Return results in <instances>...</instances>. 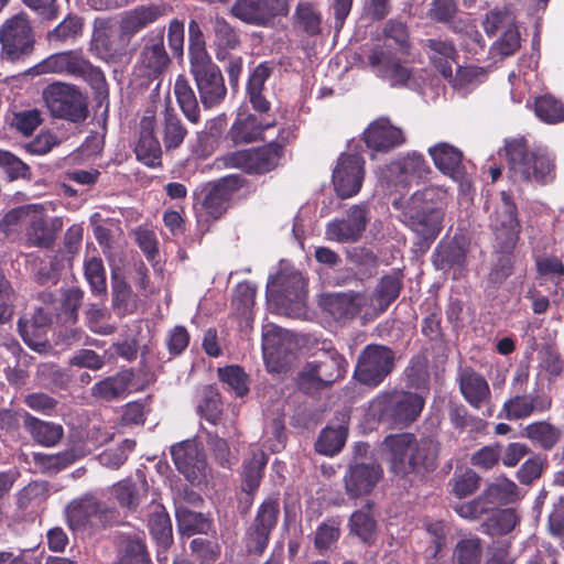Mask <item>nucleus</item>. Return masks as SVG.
I'll use <instances>...</instances> for the list:
<instances>
[{
	"instance_id": "f257e3e1",
	"label": "nucleus",
	"mask_w": 564,
	"mask_h": 564,
	"mask_svg": "<svg viewBox=\"0 0 564 564\" xmlns=\"http://www.w3.org/2000/svg\"><path fill=\"white\" fill-rule=\"evenodd\" d=\"M509 177L516 183L545 185L555 178V161L546 151H530L524 138L511 139L505 145Z\"/></svg>"
},
{
	"instance_id": "f03ea898",
	"label": "nucleus",
	"mask_w": 564,
	"mask_h": 564,
	"mask_svg": "<svg viewBox=\"0 0 564 564\" xmlns=\"http://www.w3.org/2000/svg\"><path fill=\"white\" fill-rule=\"evenodd\" d=\"M295 138L290 129H282L276 139L257 148L238 150L220 159L225 167L239 169L250 175H263L275 170L284 155V149Z\"/></svg>"
},
{
	"instance_id": "7ed1b4c3",
	"label": "nucleus",
	"mask_w": 564,
	"mask_h": 564,
	"mask_svg": "<svg viewBox=\"0 0 564 564\" xmlns=\"http://www.w3.org/2000/svg\"><path fill=\"white\" fill-rule=\"evenodd\" d=\"M425 400L416 392L391 390L380 392L370 403V411L380 422L405 429L421 415Z\"/></svg>"
},
{
	"instance_id": "20e7f679",
	"label": "nucleus",
	"mask_w": 564,
	"mask_h": 564,
	"mask_svg": "<svg viewBox=\"0 0 564 564\" xmlns=\"http://www.w3.org/2000/svg\"><path fill=\"white\" fill-rule=\"evenodd\" d=\"M35 75L65 74L83 78L99 94L107 90L104 72L94 66L79 50H69L52 54L32 68Z\"/></svg>"
},
{
	"instance_id": "39448f33",
	"label": "nucleus",
	"mask_w": 564,
	"mask_h": 564,
	"mask_svg": "<svg viewBox=\"0 0 564 564\" xmlns=\"http://www.w3.org/2000/svg\"><path fill=\"white\" fill-rule=\"evenodd\" d=\"M395 366V351L380 344L367 345L358 356L354 378L360 384L375 389L389 377Z\"/></svg>"
},
{
	"instance_id": "423d86ee",
	"label": "nucleus",
	"mask_w": 564,
	"mask_h": 564,
	"mask_svg": "<svg viewBox=\"0 0 564 564\" xmlns=\"http://www.w3.org/2000/svg\"><path fill=\"white\" fill-rule=\"evenodd\" d=\"M435 194L432 187L415 192L404 212L411 229L423 239H435L442 230L443 212L432 204Z\"/></svg>"
},
{
	"instance_id": "0eeeda50",
	"label": "nucleus",
	"mask_w": 564,
	"mask_h": 564,
	"mask_svg": "<svg viewBox=\"0 0 564 564\" xmlns=\"http://www.w3.org/2000/svg\"><path fill=\"white\" fill-rule=\"evenodd\" d=\"M165 28L154 29L141 39L135 72L148 80L159 79L170 67L171 58L164 45Z\"/></svg>"
},
{
	"instance_id": "6e6552de",
	"label": "nucleus",
	"mask_w": 564,
	"mask_h": 564,
	"mask_svg": "<svg viewBox=\"0 0 564 564\" xmlns=\"http://www.w3.org/2000/svg\"><path fill=\"white\" fill-rule=\"evenodd\" d=\"M280 502L275 497L265 498L245 533V546L249 555L261 556L269 545L271 534L278 524Z\"/></svg>"
},
{
	"instance_id": "1a4fd4ad",
	"label": "nucleus",
	"mask_w": 564,
	"mask_h": 564,
	"mask_svg": "<svg viewBox=\"0 0 564 564\" xmlns=\"http://www.w3.org/2000/svg\"><path fill=\"white\" fill-rule=\"evenodd\" d=\"M44 98L55 118L82 122L88 116L86 98L74 85L54 83L45 89Z\"/></svg>"
},
{
	"instance_id": "9d476101",
	"label": "nucleus",
	"mask_w": 564,
	"mask_h": 564,
	"mask_svg": "<svg viewBox=\"0 0 564 564\" xmlns=\"http://www.w3.org/2000/svg\"><path fill=\"white\" fill-rule=\"evenodd\" d=\"M189 65L203 107L212 109L220 105L227 96V88L218 65L212 58L192 62Z\"/></svg>"
},
{
	"instance_id": "9b49d317",
	"label": "nucleus",
	"mask_w": 564,
	"mask_h": 564,
	"mask_svg": "<svg viewBox=\"0 0 564 564\" xmlns=\"http://www.w3.org/2000/svg\"><path fill=\"white\" fill-rule=\"evenodd\" d=\"M490 226L500 249H514L521 232L518 208L511 194L500 192V200L490 215Z\"/></svg>"
},
{
	"instance_id": "f8f14e48",
	"label": "nucleus",
	"mask_w": 564,
	"mask_h": 564,
	"mask_svg": "<svg viewBox=\"0 0 564 564\" xmlns=\"http://www.w3.org/2000/svg\"><path fill=\"white\" fill-rule=\"evenodd\" d=\"M34 48V36L24 13L8 19L2 25V58L11 63L24 59Z\"/></svg>"
},
{
	"instance_id": "ddd939ff",
	"label": "nucleus",
	"mask_w": 564,
	"mask_h": 564,
	"mask_svg": "<svg viewBox=\"0 0 564 564\" xmlns=\"http://www.w3.org/2000/svg\"><path fill=\"white\" fill-rule=\"evenodd\" d=\"M528 373L519 372L512 381L518 388V393L505 401L501 412L508 421L527 419L535 413L549 411L552 406V399L546 394L525 393Z\"/></svg>"
},
{
	"instance_id": "4468645a",
	"label": "nucleus",
	"mask_w": 564,
	"mask_h": 564,
	"mask_svg": "<svg viewBox=\"0 0 564 564\" xmlns=\"http://www.w3.org/2000/svg\"><path fill=\"white\" fill-rule=\"evenodd\" d=\"M364 177V158L355 153H341L332 175L336 195L341 199L357 195L362 187Z\"/></svg>"
},
{
	"instance_id": "2eb2a0df",
	"label": "nucleus",
	"mask_w": 564,
	"mask_h": 564,
	"mask_svg": "<svg viewBox=\"0 0 564 564\" xmlns=\"http://www.w3.org/2000/svg\"><path fill=\"white\" fill-rule=\"evenodd\" d=\"M247 183V178L240 174H229L210 183L202 203L206 215L215 220L221 218L228 210L234 196Z\"/></svg>"
},
{
	"instance_id": "dca6fc26",
	"label": "nucleus",
	"mask_w": 564,
	"mask_h": 564,
	"mask_svg": "<svg viewBox=\"0 0 564 564\" xmlns=\"http://www.w3.org/2000/svg\"><path fill=\"white\" fill-rule=\"evenodd\" d=\"M435 167L445 176L458 183L462 188L471 185V176L467 171L463 152L446 142H440L429 149Z\"/></svg>"
},
{
	"instance_id": "f3484780",
	"label": "nucleus",
	"mask_w": 564,
	"mask_h": 564,
	"mask_svg": "<svg viewBox=\"0 0 564 564\" xmlns=\"http://www.w3.org/2000/svg\"><path fill=\"white\" fill-rule=\"evenodd\" d=\"M139 139L134 147L137 160L149 167L162 165V148L155 135L156 117L153 108H148L140 120Z\"/></svg>"
},
{
	"instance_id": "a211bd4d",
	"label": "nucleus",
	"mask_w": 564,
	"mask_h": 564,
	"mask_svg": "<svg viewBox=\"0 0 564 564\" xmlns=\"http://www.w3.org/2000/svg\"><path fill=\"white\" fill-rule=\"evenodd\" d=\"M107 510L93 496L73 500L65 509L66 523L73 531L104 527Z\"/></svg>"
},
{
	"instance_id": "6ab92c4d",
	"label": "nucleus",
	"mask_w": 564,
	"mask_h": 564,
	"mask_svg": "<svg viewBox=\"0 0 564 564\" xmlns=\"http://www.w3.org/2000/svg\"><path fill=\"white\" fill-rule=\"evenodd\" d=\"M171 7L165 3L141 4L126 11L119 22L121 37L130 42L142 30L152 25L171 12Z\"/></svg>"
},
{
	"instance_id": "aec40b11",
	"label": "nucleus",
	"mask_w": 564,
	"mask_h": 564,
	"mask_svg": "<svg viewBox=\"0 0 564 564\" xmlns=\"http://www.w3.org/2000/svg\"><path fill=\"white\" fill-rule=\"evenodd\" d=\"M231 13L239 20L254 25H263L276 15L288 13L286 0H236Z\"/></svg>"
},
{
	"instance_id": "412c9836",
	"label": "nucleus",
	"mask_w": 564,
	"mask_h": 564,
	"mask_svg": "<svg viewBox=\"0 0 564 564\" xmlns=\"http://www.w3.org/2000/svg\"><path fill=\"white\" fill-rule=\"evenodd\" d=\"M412 441L414 434L399 433L387 435L382 442L383 451L387 455L389 470L397 477L405 478L412 474Z\"/></svg>"
},
{
	"instance_id": "4be33fe9",
	"label": "nucleus",
	"mask_w": 564,
	"mask_h": 564,
	"mask_svg": "<svg viewBox=\"0 0 564 564\" xmlns=\"http://www.w3.org/2000/svg\"><path fill=\"white\" fill-rule=\"evenodd\" d=\"M368 208L366 205H354L349 208L346 218L335 219L327 224L326 235L337 242H356L366 230Z\"/></svg>"
},
{
	"instance_id": "5701e85b",
	"label": "nucleus",
	"mask_w": 564,
	"mask_h": 564,
	"mask_svg": "<svg viewBox=\"0 0 564 564\" xmlns=\"http://www.w3.org/2000/svg\"><path fill=\"white\" fill-rule=\"evenodd\" d=\"M362 140L369 149L387 153L404 144L406 139L402 129L393 126L388 118L381 117L369 123Z\"/></svg>"
},
{
	"instance_id": "b1692460",
	"label": "nucleus",
	"mask_w": 564,
	"mask_h": 564,
	"mask_svg": "<svg viewBox=\"0 0 564 564\" xmlns=\"http://www.w3.org/2000/svg\"><path fill=\"white\" fill-rule=\"evenodd\" d=\"M368 63L376 74L388 79L391 86H405L412 76L411 68L404 66L392 52L383 47H375L368 55Z\"/></svg>"
},
{
	"instance_id": "393cba45",
	"label": "nucleus",
	"mask_w": 564,
	"mask_h": 564,
	"mask_svg": "<svg viewBox=\"0 0 564 564\" xmlns=\"http://www.w3.org/2000/svg\"><path fill=\"white\" fill-rule=\"evenodd\" d=\"M383 470L377 463L349 465L344 477L345 489L349 497L358 498L372 491L382 478Z\"/></svg>"
},
{
	"instance_id": "a878e982",
	"label": "nucleus",
	"mask_w": 564,
	"mask_h": 564,
	"mask_svg": "<svg viewBox=\"0 0 564 564\" xmlns=\"http://www.w3.org/2000/svg\"><path fill=\"white\" fill-rule=\"evenodd\" d=\"M388 177L394 186L405 187L414 180H421L431 173V167L421 153L412 152L391 162L387 166Z\"/></svg>"
},
{
	"instance_id": "bb28decb",
	"label": "nucleus",
	"mask_w": 564,
	"mask_h": 564,
	"mask_svg": "<svg viewBox=\"0 0 564 564\" xmlns=\"http://www.w3.org/2000/svg\"><path fill=\"white\" fill-rule=\"evenodd\" d=\"M459 391L465 401L475 409L488 403L491 391L487 379L471 367H460L457 372Z\"/></svg>"
},
{
	"instance_id": "cd10ccee",
	"label": "nucleus",
	"mask_w": 564,
	"mask_h": 564,
	"mask_svg": "<svg viewBox=\"0 0 564 564\" xmlns=\"http://www.w3.org/2000/svg\"><path fill=\"white\" fill-rule=\"evenodd\" d=\"M129 42L127 39L115 35L109 29H96L93 33L90 50L100 59L107 63H121L127 57V46Z\"/></svg>"
},
{
	"instance_id": "c85d7f7f",
	"label": "nucleus",
	"mask_w": 564,
	"mask_h": 564,
	"mask_svg": "<svg viewBox=\"0 0 564 564\" xmlns=\"http://www.w3.org/2000/svg\"><path fill=\"white\" fill-rule=\"evenodd\" d=\"M176 469L188 480L197 478L206 467L205 454L194 441H183L171 447Z\"/></svg>"
},
{
	"instance_id": "c756f323",
	"label": "nucleus",
	"mask_w": 564,
	"mask_h": 564,
	"mask_svg": "<svg viewBox=\"0 0 564 564\" xmlns=\"http://www.w3.org/2000/svg\"><path fill=\"white\" fill-rule=\"evenodd\" d=\"M426 51L431 65L445 78H453V65L458 64V51L453 41L437 39H426L422 43Z\"/></svg>"
},
{
	"instance_id": "7c9ffc66",
	"label": "nucleus",
	"mask_w": 564,
	"mask_h": 564,
	"mask_svg": "<svg viewBox=\"0 0 564 564\" xmlns=\"http://www.w3.org/2000/svg\"><path fill=\"white\" fill-rule=\"evenodd\" d=\"M432 258L437 270L453 271L454 280L459 279L466 271L467 249L455 239L441 241Z\"/></svg>"
},
{
	"instance_id": "2f4dec72",
	"label": "nucleus",
	"mask_w": 564,
	"mask_h": 564,
	"mask_svg": "<svg viewBox=\"0 0 564 564\" xmlns=\"http://www.w3.org/2000/svg\"><path fill=\"white\" fill-rule=\"evenodd\" d=\"M368 296L360 292L335 293L326 297L325 310L338 322L351 321L367 305Z\"/></svg>"
},
{
	"instance_id": "473e14b6",
	"label": "nucleus",
	"mask_w": 564,
	"mask_h": 564,
	"mask_svg": "<svg viewBox=\"0 0 564 564\" xmlns=\"http://www.w3.org/2000/svg\"><path fill=\"white\" fill-rule=\"evenodd\" d=\"M322 350L324 351L322 358L310 361V364L315 368V371L323 379L325 386L329 388L335 382L345 378L348 362L330 343L326 344L324 341Z\"/></svg>"
},
{
	"instance_id": "72a5a7b5",
	"label": "nucleus",
	"mask_w": 564,
	"mask_h": 564,
	"mask_svg": "<svg viewBox=\"0 0 564 564\" xmlns=\"http://www.w3.org/2000/svg\"><path fill=\"white\" fill-rule=\"evenodd\" d=\"M275 120L258 119L256 115L238 116L228 131V138L234 144L251 143L262 139L263 131L273 127Z\"/></svg>"
},
{
	"instance_id": "f704fd0d",
	"label": "nucleus",
	"mask_w": 564,
	"mask_h": 564,
	"mask_svg": "<svg viewBox=\"0 0 564 564\" xmlns=\"http://www.w3.org/2000/svg\"><path fill=\"white\" fill-rule=\"evenodd\" d=\"M306 282L300 272H280L270 279L268 292L276 299L288 302H302Z\"/></svg>"
},
{
	"instance_id": "c9c22d12",
	"label": "nucleus",
	"mask_w": 564,
	"mask_h": 564,
	"mask_svg": "<svg viewBox=\"0 0 564 564\" xmlns=\"http://www.w3.org/2000/svg\"><path fill=\"white\" fill-rule=\"evenodd\" d=\"M412 474H425L434 471L438 465L440 443L430 437L416 438L412 441Z\"/></svg>"
},
{
	"instance_id": "e433bc0d",
	"label": "nucleus",
	"mask_w": 564,
	"mask_h": 564,
	"mask_svg": "<svg viewBox=\"0 0 564 564\" xmlns=\"http://www.w3.org/2000/svg\"><path fill=\"white\" fill-rule=\"evenodd\" d=\"M522 436L528 438L533 446L544 451H553L563 436V431L550 421H535L522 430Z\"/></svg>"
},
{
	"instance_id": "4c0bfd02",
	"label": "nucleus",
	"mask_w": 564,
	"mask_h": 564,
	"mask_svg": "<svg viewBox=\"0 0 564 564\" xmlns=\"http://www.w3.org/2000/svg\"><path fill=\"white\" fill-rule=\"evenodd\" d=\"M268 454L257 448L251 452L250 458H246L242 463V490L248 495H254L264 476L265 466L268 464Z\"/></svg>"
},
{
	"instance_id": "58836bf2",
	"label": "nucleus",
	"mask_w": 564,
	"mask_h": 564,
	"mask_svg": "<svg viewBox=\"0 0 564 564\" xmlns=\"http://www.w3.org/2000/svg\"><path fill=\"white\" fill-rule=\"evenodd\" d=\"M148 529L156 545H172L173 533L171 518L161 503H152L150 506Z\"/></svg>"
},
{
	"instance_id": "ea45409f",
	"label": "nucleus",
	"mask_w": 564,
	"mask_h": 564,
	"mask_svg": "<svg viewBox=\"0 0 564 564\" xmlns=\"http://www.w3.org/2000/svg\"><path fill=\"white\" fill-rule=\"evenodd\" d=\"M111 296L112 307L118 315L126 316L137 311V294L133 293L126 279L116 273L111 276Z\"/></svg>"
},
{
	"instance_id": "a19ab883",
	"label": "nucleus",
	"mask_w": 564,
	"mask_h": 564,
	"mask_svg": "<svg viewBox=\"0 0 564 564\" xmlns=\"http://www.w3.org/2000/svg\"><path fill=\"white\" fill-rule=\"evenodd\" d=\"M403 275L401 272L395 271L390 274L383 275L375 291L373 300L381 313L386 312L388 307L399 297L403 289Z\"/></svg>"
},
{
	"instance_id": "79ce46f5",
	"label": "nucleus",
	"mask_w": 564,
	"mask_h": 564,
	"mask_svg": "<svg viewBox=\"0 0 564 564\" xmlns=\"http://www.w3.org/2000/svg\"><path fill=\"white\" fill-rule=\"evenodd\" d=\"M134 378L132 369H126L112 377H108L97 382L93 390L94 393L106 400H115L126 394Z\"/></svg>"
},
{
	"instance_id": "37998d69",
	"label": "nucleus",
	"mask_w": 564,
	"mask_h": 564,
	"mask_svg": "<svg viewBox=\"0 0 564 564\" xmlns=\"http://www.w3.org/2000/svg\"><path fill=\"white\" fill-rule=\"evenodd\" d=\"M197 413L213 425L221 423L224 402L219 390L215 386H206L202 390Z\"/></svg>"
},
{
	"instance_id": "c03bdc74",
	"label": "nucleus",
	"mask_w": 564,
	"mask_h": 564,
	"mask_svg": "<svg viewBox=\"0 0 564 564\" xmlns=\"http://www.w3.org/2000/svg\"><path fill=\"white\" fill-rule=\"evenodd\" d=\"M187 135V129L183 124L174 108L166 106L163 112L162 140L166 151L181 147Z\"/></svg>"
},
{
	"instance_id": "a18cd8bd",
	"label": "nucleus",
	"mask_w": 564,
	"mask_h": 564,
	"mask_svg": "<svg viewBox=\"0 0 564 564\" xmlns=\"http://www.w3.org/2000/svg\"><path fill=\"white\" fill-rule=\"evenodd\" d=\"M214 44L216 46V57L219 61L227 58L229 51L239 46L240 40L236 30L224 19L217 17L213 21Z\"/></svg>"
},
{
	"instance_id": "49530a36",
	"label": "nucleus",
	"mask_w": 564,
	"mask_h": 564,
	"mask_svg": "<svg viewBox=\"0 0 564 564\" xmlns=\"http://www.w3.org/2000/svg\"><path fill=\"white\" fill-rule=\"evenodd\" d=\"M174 94L177 104L187 120L192 123H198L200 119L198 101L189 82L185 76L180 75L176 78L174 84Z\"/></svg>"
},
{
	"instance_id": "de8ad7c7",
	"label": "nucleus",
	"mask_w": 564,
	"mask_h": 564,
	"mask_svg": "<svg viewBox=\"0 0 564 564\" xmlns=\"http://www.w3.org/2000/svg\"><path fill=\"white\" fill-rule=\"evenodd\" d=\"M384 45L395 50L401 55H410L412 43L408 25L399 20H389L382 30Z\"/></svg>"
},
{
	"instance_id": "09e8293b",
	"label": "nucleus",
	"mask_w": 564,
	"mask_h": 564,
	"mask_svg": "<svg viewBox=\"0 0 564 564\" xmlns=\"http://www.w3.org/2000/svg\"><path fill=\"white\" fill-rule=\"evenodd\" d=\"M347 436L348 429L344 425L326 426L315 443V449L318 454L332 457L343 449Z\"/></svg>"
},
{
	"instance_id": "8fccbe9b",
	"label": "nucleus",
	"mask_w": 564,
	"mask_h": 564,
	"mask_svg": "<svg viewBox=\"0 0 564 564\" xmlns=\"http://www.w3.org/2000/svg\"><path fill=\"white\" fill-rule=\"evenodd\" d=\"M25 425L34 441L44 446L56 445L64 434L62 425L44 422L33 416L25 419Z\"/></svg>"
},
{
	"instance_id": "3c124183",
	"label": "nucleus",
	"mask_w": 564,
	"mask_h": 564,
	"mask_svg": "<svg viewBox=\"0 0 564 564\" xmlns=\"http://www.w3.org/2000/svg\"><path fill=\"white\" fill-rule=\"evenodd\" d=\"M518 523V517L513 509H496L481 523L482 532L491 535H505L511 532Z\"/></svg>"
},
{
	"instance_id": "603ef678",
	"label": "nucleus",
	"mask_w": 564,
	"mask_h": 564,
	"mask_svg": "<svg viewBox=\"0 0 564 564\" xmlns=\"http://www.w3.org/2000/svg\"><path fill=\"white\" fill-rule=\"evenodd\" d=\"M482 553V540L477 535H470L457 541L453 560L455 564H480Z\"/></svg>"
},
{
	"instance_id": "864d4df0",
	"label": "nucleus",
	"mask_w": 564,
	"mask_h": 564,
	"mask_svg": "<svg viewBox=\"0 0 564 564\" xmlns=\"http://www.w3.org/2000/svg\"><path fill=\"white\" fill-rule=\"evenodd\" d=\"M534 113L550 124L564 121V104L551 94H544L534 99Z\"/></svg>"
},
{
	"instance_id": "5fc2aeb1",
	"label": "nucleus",
	"mask_w": 564,
	"mask_h": 564,
	"mask_svg": "<svg viewBox=\"0 0 564 564\" xmlns=\"http://www.w3.org/2000/svg\"><path fill=\"white\" fill-rule=\"evenodd\" d=\"M176 519L181 533L187 536L206 534L212 527V522L203 513L183 507L176 509Z\"/></svg>"
},
{
	"instance_id": "6e6d98bb",
	"label": "nucleus",
	"mask_w": 564,
	"mask_h": 564,
	"mask_svg": "<svg viewBox=\"0 0 564 564\" xmlns=\"http://www.w3.org/2000/svg\"><path fill=\"white\" fill-rule=\"evenodd\" d=\"M289 333L273 324L263 327L262 333V351L263 358L268 365L271 360L278 359L283 352V344Z\"/></svg>"
},
{
	"instance_id": "4d7b16f0",
	"label": "nucleus",
	"mask_w": 564,
	"mask_h": 564,
	"mask_svg": "<svg viewBox=\"0 0 564 564\" xmlns=\"http://www.w3.org/2000/svg\"><path fill=\"white\" fill-rule=\"evenodd\" d=\"M218 378L238 398H242L249 392V376L240 366L231 365L218 368Z\"/></svg>"
},
{
	"instance_id": "13d9d810",
	"label": "nucleus",
	"mask_w": 564,
	"mask_h": 564,
	"mask_svg": "<svg viewBox=\"0 0 564 564\" xmlns=\"http://www.w3.org/2000/svg\"><path fill=\"white\" fill-rule=\"evenodd\" d=\"M451 424L458 432L468 431L478 433L485 429L486 423L478 416L470 415L463 404H452L448 410Z\"/></svg>"
},
{
	"instance_id": "bf43d9fd",
	"label": "nucleus",
	"mask_w": 564,
	"mask_h": 564,
	"mask_svg": "<svg viewBox=\"0 0 564 564\" xmlns=\"http://www.w3.org/2000/svg\"><path fill=\"white\" fill-rule=\"evenodd\" d=\"M484 494L492 502L496 509L503 505L510 503L516 500L518 496V486L514 481L503 477L496 482L490 484Z\"/></svg>"
},
{
	"instance_id": "052dcab7",
	"label": "nucleus",
	"mask_w": 564,
	"mask_h": 564,
	"mask_svg": "<svg viewBox=\"0 0 564 564\" xmlns=\"http://www.w3.org/2000/svg\"><path fill=\"white\" fill-rule=\"evenodd\" d=\"M84 20L76 14H68L61 23L47 33V40L52 43H64L74 40L83 32Z\"/></svg>"
},
{
	"instance_id": "680f3d73",
	"label": "nucleus",
	"mask_w": 564,
	"mask_h": 564,
	"mask_svg": "<svg viewBox=\"0 0 564 564\" xmlns=\"http://www.w3.org/2000/svg\"><path fill=\"white\" fill-rule=\"evenodd\" d=\"M454 510L464 519L479 520L484 517L488 518L496 508L482 492L470 501L458 503Z\"/></svg>"
},
{
	"instance_id": "e2e57ef3",
	"label": "nucleus",
	"mask_w": 564,
	"mask_h": 564,
	"mask_svg": "<svg viewBox=\"0 0 564 564\" xmlns=\"http://www.w3.org/2000/svg\"><path fill=\"white\" fill-rule=\"evenodd\" d=\"M546 468V456L542 454H534L520 466L516 473V477L521 485L528 486L540 479Z\"/></svg>"
},
{
	"instance_id": "0e129e2a",
	"label": "nucleus",
	"mask_w": 564,
	"mask_h": 564,
	"mask_svg": "<svg viewBox=\"0 0 564 564\" xmlns=\"http://www.w3.org/2000/svg\"><path fill=\"white\" fill-rule=\"evenodd\" d=\"M512 251L513 249H500L488 275V282L491 285H501L513 273L514 256Z\"/></svg>"
},
{
	"instance_id": "69168bd1",
	"label": "nucleus",
	"mask_w": 564,
	"mask_h": 564,
	"mask_svg": "<svg viewBox=\"0 0 564 564\" xmlns=\"http://www.w3.org/2000/svg\"><path fill=\"white\" fill-rule=\"evenodd\" d=\"M26 237L30 246L51 248L56 238V228L48 226L44 219L39 218L31 223Z\"/></svg>"
},
{
	"instance_id": "338daca9",
	"label": "nucleus",
	"mask_w": 564,
	"mask_h": 564,
	"mask_svg": "<svg viewBox=\"0 0 564 564\" xmlns=\"http://www.w3.org/2000/svg\"><path fill=\"white\" fill-rule=\"evenodd\" d=\"M189 549L199 564H215L221 555V546L216 540L195 538Z\"/></svg>"
},
{
	"instance_id": "774afa93",
	"label": "nucleus",
	"mask_w": 564,
	"mask_h": 564,
	"mask_svg": "<svg viewBox=\"0 0 564 564\" xmlns=\"http://www.w3.org/2000/svg\"><path fill=\"white\" fill-rule=\"evenodd\" d=\"M536 272L540 278L558 286L564 280V263L554 256L538 257L535 259Z\"/></svg>"
}]
</instances>
